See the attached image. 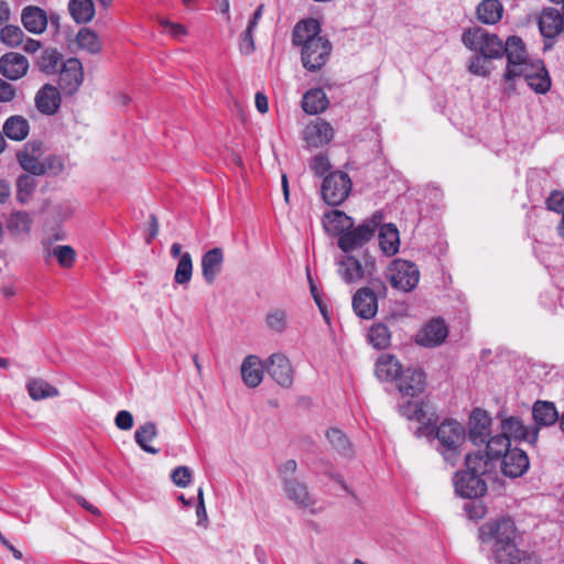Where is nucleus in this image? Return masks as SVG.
Segmentation results:
<instances>
[{
    "label": "nucleus",
    "mask_w": 564,
    "mask_h": 564,
    "mask_svg": "<svg viewBox=\"0 0 564 564\" xmlns=\"http://www.w3.org/2000/svg\"><path fill=\"white\" fill-rule=\"evenodd\" d=\"M35 106L43 115H54L61 106L58 89L50 84L44 85L35 96Z\"/></svg>",
    "instance_id": "23"
},
{
    "label": "nucleus",
    "mask_w": 564,
    "mask_h": 564,
    "mask_svg": "<svg viewBox=\"0 0 564 564\" xmlns=\"http://www.w3.org/2000/svg\"><path fill=\"white\" fill-rule=\"evenodd\" d=\"M387 279L392 288L402 292H410L414 290L419 283L420 271L414 263L395 259L388 268Z\"/></svg>",
    "instance_id": "5"
},
{
    "label": "nucleus",
    "mask_w": 564,
    "mask_h": 564,
    "mask_svg": "<svg viewBox=\"0 0 564 564\" xmlns=\"http://www.w3.org/2000/svg\"><path fill=\"white\" fill-rule=\"evenodd\" d=\"M264 370L265 361L262 362L259 357L250 355L245 358L241 365V377L245 384L250 388L258 387L262 382Z\"/></svg>",
    "instance_id": "25"
},
{
    "label": "nucleus",
    "mask_w": 564,
    "mask_h": 564,
    "mask_svg": "<svg viewBox=\"0 0 564 564\" xmlns=\"http://www.w3.org/2000/svg\"><path fill=\"white\" fill-rule=\"evenodd\" d=\"M115 424L119 430L128 431L133 426V416L129 411L121 410L115 417Z\"/></svg>",
    "instance_id": "60"
},
{
    "label": "nucleus",
    "mask_w": 564,
    "mask_h": 564,
    "mask_svg": "<svg viewBox=\"0 0 564 564\" xmlns=\"http://www.w3.org/2000/svg\"><path fill=\"white\" fill-rule=\"evenodd\" d=\"M75 41L80 50L86 51L91 55L99 54L102 51L101 40L98 34L89 28L79 29Z\"/></svg>",
    "instance_id": "38"
},
{
    "label": "nucleus",
    "mask_w": 564,
    "mask_h": 564,
    "mask_svg": "<svg viewBox=\"0 0 564 564\" xmlns=\"http://www.w3.org/2000/svg\"><path fill=\"white\" fill-rule=\"evenodd\" d=\"M42 164L44 167V174L48 172L53 174H58L64 169V162L57 155H44Z\"/></svg>",
    "instance_id": "54"
},
{
    "label": "nucleus",
    "mask_w": 564,
    "mask_h": 564,
    "mask_svg": "<svg viewBox=\"0 0 564 564\" xmlns=\"http://www.w3.org/2000/svg\"><path fill=\"white\" fill-rule=\"evenodd\" d=\"M425 386L424 372L420 369H406L402 372L398 389L402 395L416 397L423 392Z\"/></svg>",
    "instance_id": "20"
},
{
    "label": "nucleus",
    "mask_w": 564,
    "mask_h": 564,
    "mask_svg": "<svg viewBox=\"0 0 564 564\" xmlns=\"http://www.w3.org/2000/svg\"><path fill=\"white\" fill-rule=\"evenodd\" d=\"M534 427L550 426L558 420V413L553 402L536 401L532 406Z\"/></svg>",
    "instance_id": "32"
},
{
    "label": "nucleus",
    "mask_w": 564,
    "mask_h": 564,
    "mask_svg": "<svg viewBox=\"0 0 564 564\" xmlns=\"http://www.w3.org/2000/svg\"><path fill=\"white\" fill-rule=\"evenodd\" d=\"M463 44L470 51L477 52L492 59L503 56V42L501 39L481 26L465 30L462 34Z\"/></svg>",
    "instance_id": "4"
},
{
    "label": "nucleus",
    "mask_w": 564,
    "mask_h": 564,
    "mask_svg": "<svg viewBox=\"0 0 564 564\" xmlns=\"http://www.w3.org/2000/svg\"><path fill=\"white\" fill-rule=\"evenodd\" d=\"M297 463L294 459H288L283 464H281L278 468L279 477L282 479V482H285L286 479H295L293 476L296 473Z\"/></svg>",
    "instance_id": "56"
},
{
    "label": "nucleus",
    "mask_w": 564,
    "mask_h": 564,
    "mask_svg": "<svg viewBox=\"0 0 564 564\" xmlns=\"http://www.w3.org/2000/svg\"><path fill=\"white\" fill-rule=\"evenodd\" d=\"M518 530L510 518L485 522L478 530V539L494 564H510L521 550L517 545Z\"/></svg>",
    "instance_id": "1"
},
{
    "label": "nucleus",
    "mask_w": 564,
    "mask_h": 564,
    "mask_svg": "<svg viewBox=\"0 0 564 564\" xmlns=\"http://www.w3.org/2000/svg\"><path fill=\"white\" fill-rule=\"evenodd\" d=\"M311 167L316 175L322 176L326 172H328V170L330 169V163L327 156L319 154L313 159Z\"/></svg>",
    "instance_id": "61"
},
{
    "label": "nucleus",
    "mask_w": 564,
    "mask_h": 564,
    "mask_svg": "<svg viewBox=\"0 0 564 564\" xmlns=\"http://www.w3.org/2000/svg\"><path fill=\"white\" fill-rule=\"evenodd\" d=\"M45 258L54 257L63 268H72L75 263L77 253L75 249L66 245H57L44 249Z\"/></svg>",
    "instance_id": "41"
},
{
    "label": "nucleus",
    "mask_w": 564,
    "mask_h": 564,
    "mask_svg": "<svg viewBox=\"0 0 564 564\" xmlns=\"http://www.w3.org/2000/svg\"><path fill=\"white\" fill-rule=\"evenodd\" d=\"M539 29L544 37L553 39L564 32V17L555 8H544L539 17Z\"/></svg>",
    "instance_id": "17"
},
{
    "label": "nucleus",
    "mask_w": 564,
    "mask_h": 564,
    "mask_svg": "<svg viewBox=\"0 0 564 564\" xmlns=\"http://www.w3.org/2000/svg\"><path fill=\"white\" fill-rule=\"evenodd\" d=\"M17 96L15 87L0 78V102H10Z\"/></svg>",
    "instance_id": "62"
},
{
    "label": "nucleus",
    "mask_w": 564,
    "mask_h": 564,
    "mask_svg": "<svg viewBox=\"0 0 564 564\" xmlns=\"http://www.w3.org/2000/svg\"><path fill=\"white\" fill-rule=\"evenodd\" d=\"M32 218L29 213L19 210L11 213L7 220L6 226L11 236L28 235L31 230Z\"/></svg>",
    "instance_id": "39"
},
{
    "label": "nucleus",
    "mask_w": 564,
    "mask_h": 564,
    "mask_svg": "<svg viewBox=\"0 0 564 564\" xmlns=\"http://www.w3.org/2000/svg\"><path fill=\"white\" fill-rule=\"evenodd\" d=\"M253 30L247 26V30L241 34L239 48L242 54L249 55L254 51Z\"/></svg>",
    "instance_id": "57"
},
{
    "label": "nucleus",
    "mask_w": 564,
    "mask_h": 564,
    "mask_svg": "<svg viewBox=\"0 0 564 564\" xmlns=\"http://www.w3.org/2000/svg\"><path fill=\"white\" fill-rule=\"evenodd\" d=\"M536 64H544L541 59H528L523 63L518 69L517 78L523 77L525 80L528 79V75H534Z\"/></svg>",
    "instance_id": "63"
},
{
    "label": "nucleus",
    "mask_w": 564,
    "mask_h": 564,
    "mask_svg": "<svg viewBox=\"0 0 564 564\" xmlns=\"http://www.w3.org/2000/svg\"><path fill=\"white\" fill-rule=\"evenodd\" d=\"M490 59L489 57L477 54L470 59L468 70L476 76L488 77L491 73Z\"/></svg>",
    "instance_id": "51"
},
{
    "label": "nucleus",
    "mask_w": 564,
    "mask_h": 564,
    "mask_svg": "<svg viewBox=\"0 0 564 564\" xmlns=\"http://www.w3.org/2000/svg\"><path fill=\"white\" fill-rule=\"evenodd\" d=\"M534 75H528L525 80L529 87L538 94H545L550 90L551 78L544 64H536Z\"/></svg>",
    "instance_id": "42"
},
{
    "label": "nucleus",
    "mask_w": 564,
    "mask_h": 564,
    "mask_svg": "<svg viewBox=\"0 0 564 564\" xmlns=\"http://www.w3.org/2000/svg\"><path fill=\"white\" fill-rule=\"evenodd\" d=\"M355 313L365 319L372 318L378 311L375 293L369 288L358 290L352 297Z\"/></svg>",
    "instance_id": "21"
},
{
    "label": "nucleus",
    "mask_w": 564,
    "mask_h": 564,
    "mask_svg": "<svg viewBox=\"0 0 564 564\" xmlns=\"http://www.w3.org/2000/svg\"><path fill=\"white\" fill-rule=\"evenodd\" d=\"M326 437L332 444L333 448L344 456L351 454V445L347 436L338 429H329L326 432Z\"/></svg>",
    "instance_id": "47"
},
{
    "label": "nucleus",
    "mask_w": 564,
    "mask_h": 564,
    "mask_svg": "<svg viewBox=\"0 0 564 564\" xmlns=\"http://www.w3.org/2000/svg\"><path fill=\"white\" fill-rule=\"evenodd\" d=\"M447 334V327L444 322L433 319L419 332L416 343L424 347H434L443 343Z\"/></svg>",
    "instance_id": "19"
},
{
    "label": "nucleus",
    "mask_w": 564,
    "mask_h": 564,
    "mask_svg": "<svg viewBox=\"0 0 564 564\" xmlns=\"http://www.w3.org/2000/svg\"><path fill=\"white\" fill-rule=\"evenodd\" d=\"M283 489L286 497L293 501L300 508H310L313 512V506L315 505V500L310 494L307 486L300 481L299 479H286L283 482Z\"/></svg>",
    "instance_id": "18"
},
{
    "label": "nucleus",
    "mask_w": 564,
    "mask_h": 564,
    "mask_svg": "<svg viewBox=\"0 0 564 564\" xmlns=\"http://www.w3.org/2000/svg\"><path fill=\"white\" fill-rule=\"evenodd\" d=\"M17 198L20 203L24 204L26 203L30 197L32 196L35 187H36V181L33 176L23 174L19 176L17 181Z\"/></svg>",
    "instance_id": "49"
},
{
    "label": "nucleus",
    "mask_w": 564,
    "mask_h": 564,
    "mask_svg": "<svg viewBox=\"0 0 564 564\" xmlns=\"http://www.w3.org/2000/svg\"><path fill=\"white\" fill-rule=\"evenodd\" d=\"M29 61L20 53L9 52L0 57V74L9 80H18L26 75Z\"/></svg>",
    "instance_id": "15"
},
{
    "label": "nucleus",
    "mask_w": 564,
    "mask_h": 564,
    "mask_svg": "<svg viewBox=\"0 0 564 564\" xmlns=\"http://www.w3.org/2000/svg\"><path fill=\"white\" fill-rule=\"evenodd\" d=\"M501 434L510 441H524L530 444H535L539 436V429L525 426L522 421L517 416H508L501 420L500 424Z\"/></svg>",
    "instance_id": "12"
},
{
    "label": "nucleus",
    "mask_w": 564,
    "mask_h": 564,
    "mask_svg": "<svg viewBox=\"0 0 564 564\" xmlns=\"http://www.w3.org/2000/svg\"><path fill=\"white\" fill-rule=\"evenodd\" d=\"M325 230L334 236H340L348 229L352 228L354 220L345 213L334 209L325 214L323 219Z\"/></svg>",
    "instance_id": "28"
},
{
    "label": "nucleus",
    "mask_w": 564,
    "mask_h": 564,
    "mask_svg": "<svg viewBox=\"0 0 564 564\" xmlns=\"http://www.w3.org/2000/svg\"><path fill=\"white\" fill-rule=\"evenodd\" d=\"M172 481L180 488H185L191 484L192 470L186 466L176 467L171 475Z\"/></svg>",
    "instance_id": "52"
},
{
    "label": "nucleus",
    "mask_w": 564,
    "mask_h": 564,
    "mask_svg": "<svg viewBox=\"0 0 564 564\" xmlns=\"http://www.w3.org/2000/svg\"><path fill=\"white\" fill-rule=\"evenodd\" d=\"M486 452L495 458L497 462L507 453L510 447V441L503 434L496 435L491 438H488Z\"/></svg>",
    "instance_id": "46"
},
{
    "label": "nucleus",
    "mask_w": 564,
    "mask_h": 564,
    "mask_svg": "<svg viewBox=\"0 0 564 564\" xmlns=\"http://www.w3.org/2000/svg\"><path fill=\"white\" fill-rule=\"evenodd\" d=\"M265 323L271 330L283 333L288 327V314L284 310L274 308L267 314Z\"/></svg>",
    "instance_id": "50"
},
{
    "label": "nucleus",
    "mask_w": 564,
    "mask_h": 564,
    "mask_svg": "<svg viewBox=\"0 0 564 564\" xmlns=\"http://www.w3.org/2000/svg\"><path fill=\"white\" fill-rule=\"evenodd\" d=\"M44 147L41 141H29L23 145V149L18 152L17 158L21 167L33 174L43 175V159Z\"/></svg>",
    "instance_id": "9"
},
{
    "label": "nucleus",
    "mask_w": 564,
    "mask_h": 564,
    "mask_svg": "<svg viewBox=\"0 0 564 564\" xmlns=\"http://www.w3.org/2000/svg\"><path fill=\"white\" fill-rule=\"evenodd\" d=\"M454 486L457 495L463 498H478L486 494V481L473 473L458 471L454 477Z\"/></svg>",
    "instance_id": "10"
},
{
    "label": "nucleus",
    "mask_w": 564,
    "mask_h": 564,
    "mask_svg": "<svg viewBox=\"0 0 564 564\" xmlns=\"http://www.w3.org/2000/svg\"><path fill=\"white\" fill-rule=\"evenodd\" d=\"M3 134L13 141H23L30 132V123L22 116L9 117L2 126Z\"/></svg>",
    "instance_id": "33"
},
{
    "label": "nucleus",
    "mask_w": 564,
    "mask_h": 564,
    "mask_svg": "<svg viewBox=\"0 0 564 564\" xmlns=\"http://www.w3.org/2000/svg\"><path fill=\"white\" fill-rule=\"evenodd\" d=\"M379 247L388 256H394L400 248L399 230L394 224H384L379 230Z\"/></svg>",
    "instance_id": "29"
},
{
    "label": "nucleus",
    "mask_w": 564,
    "mask_h": 564,
    "mask_svg": "<svg viewBox=\"0 0 564 564\" xmlns=\"http://www.w3.org/2000/svg\"><path fill=\"white\" fill-rule=\"evenodd\" d=\"M435 436L438 441V452L446 462L452 465L460 456V447L466 438L465 427L456 420H445L436 429Z\"/></svg>",
    "instance_id": "3"
},
{
    "label": "nucleus",
    "mask_w": 564,
    "mask_h": 564,
    "mask_svg": "<svg viewBox=\"0 0 564 564\" xmlns=\"http://www.w3.org/2000/svg\"><path fill=\"white\" fill-rule=\"evenodd\" d=\"M549 210L562 214L564 213V194L560 191H553L546 199Z\"/></svg>",
    "instance_id": "55"
},
{
    "label": "nucleus",
    "mask_w": 564,
    "mask_h": 564,
    "mask_svg": "<svg viewBox=\"0 0 564 564\" xmlns=\"http://www.w3.org/2000/svg\"><path fill=\"white\" fill-rule=\"evenodd\" d=\"M467 517L473 520H479L486 514V507L480 501H471L465 505Z\"/></svg>",
    "instance_id": "58"
},
{
    "label": "nucleus",
    "mask_w": 564,
    "mask_h": 564,
    "mask_svg": "<svg viewBox=\"0 0 564 564\" xmlns=\"http://www.w3.org/2000/svg\"><path fill=\"white\" fill-rule=\"evenodd\" d=\"M62 64V55L55 48L42 52L37 62L39 68L46 74H55Z\"/></svg>",
    "instance_id": "43"
},
{
    "label": "nucleus",
    "mask_w": 564,
    "mask_h": 564,
    "mask_svg": "<svg viewBox=\"0 0 564 564\" xmlns=\"http://www.w3.org/2000/svg\"><path fill=\"white\" fill-rule=\"evenodd\" d=\"M337 263L338 273L346 283H355L362 279V265L355 257L346 256Z\"/></svg>",
    "instance_id": "35"
},
{
    "label": "nucleus",
    "mask_w": 564,
    "mask_h": 564,
    "mask_svg": "<svg viewBox=\"0 0 564 564\" xmlns=\"http://www.w3.org/2000/svg\"><path fill=\"white\" fill-rule=\"evenodd\" d=\"M381 215L375 214L371 219L364 221L356 228H350L346 232H343L338 239V247L344 252H349L361 248L373 237L375 231L381 223Z\"/></svg>",
    "instance_id": "6"
},
{
    "label": "nucleus",
    "mask_w": 564,
    "mask_h": 564,
    "mask_svg": "<svg viewBox=\"0 0 564 564\" xmlns=\"http://www.w3.org/2000/svg\"><path fill=\"white\" fill-rule=\"evenodd\" d=\"M469 438L475 445L485 444L491 433V419L482 409H475L470 413Z\"/></svg>",
    "instance_id": "13"
},
{
    "label": "nucleus",
    "mask_w": 564,
    "mask_h": 564,
    "mask_svg": "<svg viewBox=\"0 0 564 564\" xmlns=\"http://www.w3.org/2000/svg\"><path fill=\"white\" fill-rule=\"evenodd\" d=\"M84 79L83 65L78 58H68L61 69L59 85L68 94L78 90Z\"/></svg>",
    "instance_id": "16"
},
{
    "label": "nucleus",
    "mask_w": 564,
    "mask_h": 564,
    "mask_svg": "<svg viewBox=\"0 0 564 564\" xmlns=\"http://www.w3.org/2000/svg\"><path fill=\"white\" fill-rule=\"evenodd\" d=\"M160 24L165 29V31L174 36V37H182L187 34L186 28L181 23L171 22L165 19L160 20Z\"/></svg>",
    "instance_id": "59"
},
{
    "label": "nucleus",
    "mask_w": 564,
    "mask_h": 564,
    "mask_svg": "<svg viewBox=\"0 0 564 564\" xmlns=\"http://www.w3.org/2000/svg\"><path fill=\"white\" fill-rule=\"evenodd\" d=\"M319 33L321 25L315 19L300 21L293 30L292 42L301 46L302 64L310 72L324 66L332 52V43Z\"/></svg>",
    "instance_id": "2"
},
{
    "label": "nucleus",
    "mask_w": 564,
    "mask_h": 564,
    "mask_svg": "<svg viewBox=\"0 0 564 564\" xmlns=\"http://www.w3.org/2000/svg\"><path fill=\"white\" fill-rule=\"evenodd\" d=\"M501 471L505 476L517 478L522 476L529 468V458L524 451L514 447L510 448L500 458Z\"/></svg>",
    "instance_id": "14"
},
{
    "label": "nucleus",
    "mask_w": 564,
    "mask_h": 564,
    "mask_svg": "<svg viewBox=\"0 0 564 564\" xmlns=\"http://www.w3.org/2000/svg\"><path fill=\"white\" fill-rule=\"evenodd\" d=\"M401 369V364L392 355H382L376 362V376L381 381L400 379Z\"/></svg>",
    "instance_id": "30"
},
{
    "label": "nucleus",
    "mask_w": 564,
    "mask_h": 564,
    "mask_svg": "<svg viewBox=\"0 0 564 564\" xmlns=\"http://www.w3.org/2000/svg\"><path fill=\"white\" fill-rule=\"evenodd\" d=\"M21 21L23 26L33 34H42L48 23L46 11L36 6H28L22 9Z\"/></svg>",
    "instance_id": "22"
},
{
    "label": "nucleus",
    "mask_w": 564,
    "mask_h": 564,
    "mask_svg": "<svg viewBox=\"0 0 564 564\" xmlns=\"http://www.w3.org/2000/svg\"><path fill=\"white\" fill-rule=\"evenodd\" d=\"M334 134L335 131L333 127L324 120L310 124L305 129V140L307 144L313 148H318L330 142Z\"/></svg>",
    "instance_id": "27"
},
{
    "label": "nucleus",
    "mask_w": 564,
    "mask_h": 564,
    "mask_svg": "<svg viewBox=\"0 0 564 564\" xmlns=\"http://www.w3.org/2000/svg\"><path fill=\"white\" fill-rule=\"evenodd\" d=\"M265 371L281 387L288 388L293 382V369L291 362L283 354H272L265 360Z\"/></svg>",
    "instance_id": "11"
},
{
    "label": "nucleus",
    "mask_w": 564,
    "mask_h": 564,
    "mask_svg": "<svg viewBox=\"0 0 564 564\" xmlns=\"http://www.w3.org/2000/svg\"><path fill=\"white\" fill-rule=\"evenodd\" d=\"M159 435V430L155 423L145 422L140 425L134 432V441L145 453L155 455L160 452L159 448L152 446L150 443Z\"/></svg>",
    "instance_id": "34"
},
{
    "label": "nucleus",
    "mask_w": 564,
    "mask_h": 564,
    "mask_svg": "<svg viewBox=\"0 0 564 564\" xmlns=\"http://www.w3.org/2000/svg\"><path fill=\"white\" fill-rule=\"evenodd\" d=\"M26 389L30 398L34 401L57 397L59 394V391L55 387L40 378L30 379Z\"/></svg>",
    "instance_id": "40"
},
{
    "label": "nucleus",
    "mask_w": 564,
    "mask_h": 564,
    "mask_svg": "<svg viewBox=\"0 0 564 564\" xmlns=\"http://www.w3.org/2000/svg\"><path fill=\"white\" fill-rule=\"evenodd\" d=\"M351 181L347 173L336 171L329 173L322 184V196L326 204L337 206L349 196Z\"/></svg>",
    "instance_id": "7"
},
{
    "label": "nucleus",
    "mask_w": 564,
    "mask_h": 564,
    "mask_svg": "<svg viewBox=\"0 0 564 564\" xmlns=\"http://www.w3.org/2000/svg\"><path fill=\"white\" fill-rule=\"evenodd\" d=\"M24 33L21 28L8 24L0 30V41L8 47H18L23 43Z\"/></svg>",
    "instance_id": "48"
},
{
    "label": "nucleus",
    "mask_w": 564,
    "mask_h": 564,
    "mask_svg": "<svg viewBox=\"0 0 564 564\" xmlns=\"http://www.w3.org/2000/svg\"><path fill=\"white\" fill-rule=\"evenodd\" d=\"M68 12L77 24H86L95 17L93 0H69Z\"/></svg>",
    "instance_id": "36"
},
{
    "label": "nucleus",
    "mask_w": 564,
    "mask_h": 564,
    "mask_svg": "<svg viewBox=\"0 0 564 564\" xmlns=\"http://www.w3.org/2000/svg\"><path fill=\"white\" fill-rule=\"evenodd\" d=\"M400 413L409 420H422L424 416L423 410L416 402L408 401L405 404L400 405Z\"/></svg>",
    "instance_id": "53"
},
{
    "label": "nucleus",
    "mask_w": 564,
    "mask_h": 564,
    "mask_svg": "<svg viewBox=\"0 0 564 564\" xmlns=\"http://www.w3.org/2000/svg\"><path fill=\"white\" fill-rule=\"evenodd\" d=\"M224 263V252L221 248L208 250L202 257V274L205 281L212 284L220 273Z\"/></svg>",
    "instance_id": "26"
},
{
    "label": "nucleus",
    "mask_w": 564,
    "mask_h": 564,
    "mask_svg": "<svg viewBox=\"0 0 564 564\" xmlns=\"http://www.w3.org/2000/svg\"><path fill=\"white\" fill-rule=\"evenodd\" d=\"M507 57V68L503 78L507 82L517 79V72L528 58L523 41L519 36H509L503 44V55Z\"/></svg>",
    "instance_id": "8"
},
{
    "label": "nucleus",
    "mask_w": 564,
    "mask_h": 564,
    "mask_svg": "<svg viewBox=\"0 0 564 564\" xmlns=\"http://www.w3.org/2000/svg\"><path fill=\"white\" fill-rule=\"evenodd\" d=\"M477 19L488 25L500 22L503 15V6L499 0H482L476 9Z\"/></svg>",
    "instance_id": "31"
},
{
    "label": "nucleus",
    "mask_w": 564,
    "mask_h": 564,
    "mask_svg": "<svg viewBox=\"0 0 564 564\" xmlns=\"http://www.w3.org/2000/svg\"><path fill=\"white\" fill-rule=\"evenodd\" d=\"M369 343L378 349H384L391 344V334L383 324H375L368 332Z\"/></svg>",
    "instance_id": "44"
},
{
    "label": "nucleus",
    "mask_w": 564,
    "mask_h": 564,
    "mask_svg": "<svg viewBox=\"0 0 564 564\" xmlns=\"http://www.w3.org/2000/svg\"><path fill=\"white\" fill-rule=\"evenodd\" d=\"M254 104H256V108L258 109L259 112H261V113L268 112V109H269L268 98L264 94L257 93L256 97H254Z\"/></svg>",
    "instance_id": "64"
},
{
    "label": "nucleus",
    "mask_w": 564,
    "mask_h": 564,
    "mask_svg": "<svg viewBox=\"0 0 564 564\" xmlns=\"http://www.w3.org/2000/svg\"><path fill=\"white\" fill-rule=\"evenodd\" d=\"M193 275V260L192 256L188 252H184L178 260L175 273L174 281L176 284L186 285L189 283Z\"/></svg>",
    "instance_id": "45"
},
{
    "label": "nucleus",
    "mask_w": 564,
    "mask_h": 564,
    "mask_svg": "<svg viewBox=\"0 0 564 564\" xmlns=\"http://www.w3.org/2000/svg\"><path fill=\"white\" fill-rule=\"evenodd\" d=\"M328 106V98L321 88L307 91L302 99V108L308 115L323 112Z\"/></svg>",
    "instance_id": "37"
},
{
    "label": "nucleus",
    "mask_w": 564,
    "mask_h": 564,
    "mask_svg": "<svg viewBox=\"0 0 564 564\" xmlns=\"http://www.w3.org/2000/svg\"><path fill=\"white\" fill-rule=\"evenodd\" d=\"M465 464L467 467V473H473L477 475V477H482L487 474L492 473L498 462L492 458L487 452L482 453L480 451L468 454L465 458Z\"/></svg>",
    "instance_id": "24"
}]
</instances>
